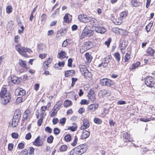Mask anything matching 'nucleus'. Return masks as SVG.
I'll return each mask as SVG.
<instances>
[{
    "mask_svg": "<svg viewBox=\"0 0 155 155\" xmlns=\"http://www.w3.org/2000/svg\"><path fill=\"white\" fill-rule=\"evenodd\" d=\"M122 20L119 17V18H117L115 19V24L117 25H120L122 22Z\"/></svg>",
    "mask_w": 155,
    "mask_h": 155,
    "instance_id": "e433bc0d",
    "label": "nucleus"
},
{
    "mask_svg": "<svg viewBox=\"0 0 155 155\" xmlns=\"http://www.w3.org/2000/svg\"><path fill=\"white\" fill-rule=\"evenodd\" d=\"M92 24L95 26H97V25L96 23L97 22V21L96 19H95L94 18H91V19L90 21Z\"/></svg>",
    "mask_w": 155,
    "mask_h": 155,
    "instance_id": "79ce46f5",
    "label": "nucleus"
},
{
    "mask_svg": "<svg viewBox=\"0 0 155 155\" xmlns=\"http://www.w3.org/2000/svg\"><path fill=\"white\" fill-rule=\"evenodd\" d=\"M58 111L56 110L53 108L52 110V112L51 114L50 117H52L55 116L57 114Z\"/></svg>",
    "mask_w": 155,
    "mask_h": 155,
    "instance_id": "c03bdc74",
    "label": "nucleus"
},
{
    "mask_svg": "<svg viewBox=\"0 0 155 155\" xmlns=\"http://www.w3.org/2000/svg\"><path fill=\"white\" fill-rule=\"evenodd\" d=\"M94 121L95 123L99 124H101L102 122L101 119L97 118H94Z\"/></svg>",
    "mask_w": 155,
    "mask_h": 155,
    "instance_id": "37998d69",
    "label": "nucleus"
},
{
    "mask_svg": "<svg viewBox=\"0 0 155 155\" xmlns=\"http://www.w3.org/2000/svg\"><path fill=\"white\" fill-rule=\"evenodd\" d=\"M85 58L88 62H90L91 61L92 56L88 53H86L85 54Z\"/></svg>",
    "mask_w": 155,
    "mask_h": 155,
    "instance_id": "72a5a7b5",
    "label": "nucleus"
},
{
    "mask_svg": "<svg viewBox=\"0 0 155 155\" xmlns=\"http://www.w3.org/2000/svg\"><path fill=\"white\" fill-rule=\"evenodd\" d=\"M99 94H101L103 96H107L110 95V91L103 90L100 91Z\"/></svg>",
    "mask_w": 155,
    "mask_h": 155,
    "instance_id": "b1692460",
    "label": "nucleus"
},
{
    "mask_svg": "<svg viewBox=\"0 0 155 155\" xmlns=\"http://www.w3.org/2000/svg\"><path fill=\"white\" fill-rule=\"evenodd\" d=\"M8 80L9 82L11 81L12 82L15 84H19L22 81V78H18L15 76L13 75L12 76H9L8 78Z\"/></svg>",
    "mask_w": 155,
    "mask_h": 155,
    "instance_id": "20e7f679",
    "label": "nucleus"
},
{
    "mask_svg": "<svg viewBox=\"0 0 155 155\" xmlns=\"http://www.w3.org/2000/svg\"><path fill=\"white\" fill-rule=\"evenodd\" d=\"M20 120L16 119L13 118L12 126L13 127H15L18 125V123L19 122Z\"/></svg>",
    "mask_w": 155,
    "mask_h": 155,
    "instance_id": "4be33fe9",
    "label": "nucleus"
},
{
    "mask_svg": "<svg viewBox=\"0 0 155 155\" xmlns=\"http://www.w3.org/2000/svg\"><path fill=\"white\" fill-rule=\"evenodd\" d=\"M10 97L9 95L6 96L4 98L3 101H2V104H3L6 105L10 102Z\"/></svg>",
    "mask_w": 155,
    "mask_h": 155,
    "instance_id": "5701e85b",
    "label": "nucleus"
},
{
    "mask_svg": "<svg viewBox=\"0 0 155 155\" xmlns=\"http://www.w3.org/2000/svg\"><path fill=\"white\" fill-rule=\"evenodd\" d=\"M145 83L147 86L155 88V79L151 76L147 77L145 79Z\"/></svg>",
    "mask_w": 155,
    "mask_h": 155,
    "instance_id": "f03ea898",
    "label": "nucleus"
},
{
    "mask_svg": "<svg viewBox=\"0 0 155 155\" xmlns=\"http://www.w3.org/2000/svg\"><path fill=\"white\" fill-rule=\"evenodd\" d=\"M67 33V29L66 28L62 29L58 31L57 34H60L61 36H64Z\"/></svg>",
    "mask_w": 155,
    "mask_h": 155,
    "instance_id": "a878e982",
    "label": "nucleus"
},
{
    "mask_svg": "<svg viewBox=\"0 0 155 155\" xmlns=\"http://www.w3.org/2000/svg\"><path fill=\"white\" fill-rule=\"evenodd\" d=\"M54 134L58 135L60 133V130L58 128H55L54 129Z\"/></svg>",
    "mask_w": 155,
    "mask_h": 155,
    "instance_id": "774afa93",
    "label": "nucleus"
},
{
    "mask_svg": "<svg viewBox=\"0 0 155 155\" xmlns=\"http://www.w3.org/2000/svg\"><path fill=\"white\" fill-rule=\"evenodd\" d=\"M140 64V63L139 62H137L135 63H134L132 65L130 69L132 70L135 69L138 67Z\"/></svg>",
    "mask_w": 155,
    "mask_h": 155,
    "instance_id": "7c9ffc66",
    "label": "nucleus"
},
{
    "mask_svg": "<svg viewBox=\"0 0 155 155\" xmlns=\"http://www.w3.org/2000/svg\"><path fill=\"white\" fill-rule=\"evenodd\" d=\"M83 125L81 127V130H84L88 128L90 126V124L89 121L87 119H84L83 122Z\"/></svg>",
    "mask_w": 155,
    "mask_h": 155,
    "instance_id": "1a4fd4ad",
    "label": "nucleus"
},
{
    "mask_svg": "<svg viewBox=\"0 0 155 155\" xmlns=\"http://www.w3.org/2000/svg\"><path fill=\"white\" fill-rule=\"evenodd\" d=\"M111 58L112 57L111 56H107L103 58L102 61L105 62L106 63L108 64L109 61L111 60Z\"/></svg>",
    "mask_w": 155,
    "mask_h": 155,
    "instance_id": "c85d7f7f",
    "label": "nucleus"
},
{
    "mask_svg": "<svg viewBox=\"0 0 155 155\" xmlns=\"http://www.w3.org/2000/svg\"><path fill=\"white\" fill-rule=\"evenodd\" d=\"M19 64L22 67L26 68V61L21 59H20L19 61Z\"/></svg>",
    "mask_w": 155,
    "mask_h": 155,
    "instance_id": "bb28decb",
    "label": "nucleus"
},
{
    "mask_svg": "<svg viewBox=\"0 0 155 155\" xmlns=\"http://www.w3.org/2000/svg\"><path fill=\"white\" fill-rule=\"evenodd\" d=\"M130 134L127 132H125L123 134L124 139L127 140L128 141L132 142L134 141V140L132 138H130Z\"/></svg>",
    "mask_w": 155,
    "mask_h": 155,
    "instance_id": "2eb2a0df",
    "label": "nucleus"
},
{
    "mask_svg": "<svg viewBox=\"0 0 155 155\" xmlns=\"http://www.w3.org/2000/svg\"><path fill=\"white\" fill-rule=\"evenodd\" d=\"M87 150V148L84 144L80 145L74 148L70 152V155H81Z\"/></svg>",
    "mask_w": 155,
    "mask_h": 155,
    "instance_id": "f257e3e1",
    "label": "nucleus"
},
{
    "mask_svg": "<svg viewBox=\"0 0 155 155\" xmlns=\"http://www.w3.org/2000/svg\"><path fill=\"white\" fill-rule=\"evenodd\" d=\"M62 104V103L61 102H59L54 106L53 108L58 111Z\"/></svg>",
    "mask_w": 155,
    "mask_h": 155,
    "instance_id": "c756f323",
    "label": "nucleus"
},
{
    "mask_svg": "<svg viewBox=\"0 0 155 155\" xmlns=\"http://www.w3.org/2000/svg\"><path fill=\"white\" fill-rule=\"evenodd\" d=\"M127 46V44L125 42H122L120 45L121 48L122 49H124Z\"/></svg>",
    "mask_w": 155,
    "mask_h": 155,
    "instance_id": "e2e57ef3",
    "label": "nucleus"
},
{
    "mask_svg": "<svg viewBox=\"0 0 155 155\" xmlns=\"http://www.w3.org/2000/svg\"><path fill=\"white\" fill-rule=\"evenodd\" d=\"M12 137L14 139H17L18 137V134L16 132H14L12 134Z\"/></svg>",
    "mask_w": 155,
    "mask_h": 155,
    "instance_id": "864d4df0",
    "label": "nucleus"
},
{
    "mask_svg": "<svg viewBox=\"0 0 155 155\" xmlns=\"http://www.w3.org/2000/svg\"><path fill=\"white\" fill-rule=\"evenodd\" d=\"M114 57L115 59L118 61H120V54L118 52H115L114 54Z\"/></svg>",
    "mask_w": 155,
    "mask_h": 155,
    "instance_id": "f704fd0d",
    "label": "nucleus"
},
{
    "mask_svg": "<svg viewBox=\"0 0 155 155\" xmlns=\"http://www.w3.org/2000/svg\"><path fill=\"white\" fill-rule=\"evenodd\" d=\"M68 148V147L67 145H63L61 146V147L59 149L61 151L63 152L66 151Z\"/></svg>",
    "mask_w": 155,
    "mask_h": 155,
    "instance_id": "4c0bfd02",
    "label": "nucleus"
},
{
    "mask_svg": "<svg viewBox=\"0 0 155 155\" xmlns=\"http://www.w3.org/2000/svg\"><path fill=\"white\" fill-rule=\"evenodd\" d=\"M146 51L148 55L150 56H153V53L155 52L154 50L151 48H149L147 49Z\"/></svg>",
    "mask_w": 155,
    "mask_h": 155,
    "instance_id": "393cba45",
    "label": "nucleus"
},
{
    "mask_svg": "<svg viewBox=\"0 0 155 155\" xmlns=\"http://www.w3.org/2000/svg\"><path fill=\"white\" fill-rule=\"evenodd\" d=\"M98 25L95 26V31L98 33H103L106 31V30L104 28L101 26H98Z\"/></svg>",
    "mask_w": 155,
    "mask_h": 155,
    "instance_id": "dca6fc26",
    "label": "nucleus"
},
{
    "mask_svg": "<svg viewBox=\"0 0 155 155\" xmlns=\"http://www.w3.org/2000/svg\"><path fill=\"white\" fill-rule=\"evenodd\" d=\"M87 15H80L78 16V18L79 20L82 22H83V19H85V18L87 17Z\"/></svg>",
    "mask_w": 155,
    "mask_h": 155,
    "instance_id": "ea45409f",
    "label": "nucleus"
},
{
    "mask_svg": "<svg viewBox=\"0 0 155 155\" xmlns=\"http://www.w3.org/2000/svg\"><path fill=\"white\" fill-rule=\"evenodd\" d=\"M31 116V114L30 110L28 109L26 110L23 116V120H26L29 118Z\"/></svg>",
    "mask_w": 155,
    "mask_h": 155,
    "instance_id": "4468645a",
    "label": "nucleus"
},
{
    "mask_svg": "<svg viewBox=\"0 0 155 155\" xmlns=\"http://www.w3.org/2000/svg\"><path fill=\"white\" fill-rule=\"evenodd\" d=\"M152 25L153 24H152L150 23L146 26V29L147 32L150 31Z\"/></svg>",
    "mask_w": 155,
    "mask_h": 155,
    "instance_id": "de8ad7c7",
    "label": "nucleus"
},
{
    "mask_svg": "<svg viewBox=\"0 0 155 155\" xmlns=\"http://www.w3.org/2000/svg\"><path fill=\"white\" fill-rule=\"evenodd\" d=\"M78 139L76 136L74 137V138L73 141V142L71 143V145L73 146H75L76 145L77 143V141Z\"/></svg>",
    "mask_w": 155,
    "mask_h": 155,
    "instance_id": "49530a36",
    "label": "nucleus"
},
{
    "mask_svg": "<svg viewBox=\"0 0 155 155\" xmlns=\"http://www.w3.org/2000/svg\"><path fill=\"white\" fill-rule=\"evenodd\" d=\"M34 144L36 146H40L43 144L42 142L41 143L40 140V137L38 136L35 139L33 142Z\"/></svg>",
    "mask_w": 155,
    "mask_h": 155,
    "instance_id": "a211bd4d",
    "label": "nucleus"
},
{
    "mask_svg": "<svg viewBox=\"0 0 155 155\" xmlns=\"http://www.w3.org/2000/svg\"><path fill=\"white\" fill-rule=\"evenodd\" d=\"M80 71L81 74L86 77H91V73L87 70L85 66H83L82 67L80 68Z\"/></svg>",
    "mask_w": 155,
    "mask_h": 155,
    "instance_id": "423d86ee",
    "label": "nucleus"
},
{
    "mask_svg": "<svg viewBox=\"0 0 155 155\" xmlns=\"http://www.w3.org/2000/svg\"><path fill=\"white\" fill-rule=\"evenodd\" d=\"M72 83L71 87H74L76 82L78 80V79L76 78H71Z\"/></svg>",
    "mask_w": 155,
    "mask_h": 155,
    "instance_id": "3c124183",
    "label": "nucleus"
},
{
    "mask_svg": "<svg viewBox=\"0 0 155 155\" xmlns=\"http://www.w3.org/2000/svg\"><path fill=\"white\" fill-rule=\"evenodd\" d=\"M127 14L128 12L127 11H123L120 14V18L122 20L127 17Z\"/></svg>",
    "mask_w": 155,
    "mask_h": 155,
    "instance_id": "412c9836",
    "label": "nucleus"
},
{
    "mask_svg": "<svg viewBox=\"0 0 155 155\" xmlns=\"http://www.w3.org/2000/svg\"><path fill=\"white\" fill-rule=\"evenodd\" d=\"M100 83L103 86H110L112 84V82L110 79L104 78L100 80Z\"/></svg>",
    "mask_w": 155,
    "mask_h": 155,
    "instance_id": "0eeeda50",
    "label": "nucleus"
},
{
    "mask_svg": "<svg viewBox=\"0 0 155 155\" xmlns=\"http://www.w3.org/2000/svg\"><path fill=\"white\" fill-rule=\"evenodd\" d=\"M7 93V89L5 87H2L0 92V97L3 98L6 94Z\"/></svg>",
    "mask_w": 155,
    "mask_h": 155,
    "instance_id": "aec40b11",
    "label": "nucleus"
},
{
    "mask_svg": "<svg viewBox=\"0 0 155 155\" xmlns=\"http://www.w3.org/2000/svg\"><path fill=\"white\" fill-rule=\"evenodd\" d=\"M44 45H43L41 43L38 45V52L40 51L41 50H42L43 48V47H44Z\"/></svg>",
    "mask_w": 155,
    "mask_h": 155,
    "instance_id": "4d7b16f0",
    "label": "nucleus"
},
{
    "mask_svg": "<svg viewBox=\"0 0 155 155\" xmlns=\"http://www.w3.org/2000/svg\"><path fill=\"white\" fill-rule=\"evenodd\" d=\"M90 135V132L89 131H87L84 130H83L82 132V134L80 136L81 139H85L88 137Z\"/></svg>",
    "mask_w": 155,
    "mask_h": 155,
    "instance_id": "f8f14e48",
    "label": "nucleus"
},
{
    "mask_svg": "<svg viewBox=\"0 0 155 155\" xmlns=\"http://www.w3.org/2000/svg\"><path fill=\"white\" fill-rule=\"evenodd\" d=\"M21 115V111L19 109H17L15 111L13 118L20 120Z\"/></svg>",
    "mask_w": 155,
    "mask_h": 155,
    "instance_id": "9d476101",
    "label": "nucleus"
},
{
    "mask_svg": "<svg viewBox=\"0 0 155 155\" xmlns=\"http://www.w3.org/2000/svg\"><path fill=\"white\" fill-rule=\"evenodd\" d=\"M88 103V101L84 99L82 100L80 102V104L81 105L87 104Z\"/></svg>",
    "mask_w": 155,
    "mask_h": 155,
    "instance_id": "052dcab7",
    "label": "nucleus"
},
{
    "mask_svg": "<svg viewBox=\"0 0 155 155\" xmlns=\"http://www.w3.org/2000/svg\"><path fill=\"white\" fill-rule=\"evenodd\" d=\"M15 48L16 50L20 54L25 57H27L28 54L25 51V48L22 47L20 45H16Z\"/></svg>",
    "mask_w": 155,
    "mask_h": 155,
    "instance_id": "39448f33",
    "label": "nucleus"
},
{
    "mask_svg": "<svg viewBox=\"0 0 155 155\" xmlns=\"http://www.w3.org/2000/svg\"><path fill=\"white\" fill-rule=\"evenodd\" d=\"M91 17H88L87 16V17H86L85 19H83V22H89L91 20Z\"/></svg>",
    "mask_w": 155,
    "mask_h": 155,
    "instance_id": "680f3d73",
    "label": "nucleus"
},
{
    "mask_svg": "<svg viewBox=\"0 0 155 155\" xmlns=\"http://www.w3.org/2000/svg\"><path fill=\"white\" fill-rule=\"evenodd\" d=\"M92 44L91 41H86L84 44L85 46H87V47H89L88 48H91V45Z\"/></svg>",
    "mask_w": 155,
    "mask_h": 155,
    "instance_id": "5fc2aeb1",
    "label": "nucleus"
},
{
    "mask_svg": "<svg viewBox=\"0 0 155 155\" xmlns=\"http://www.w3.org/2000/svg\"><path fill=\"white\" fill-rule=\"evenodd\" d=\"M94 31L91 29L90 26H86L83 30L81 37L84 38L85 36L86 37H90L93 35Z\"/></svg>",
    "mask_w": 155,
    "mask_h": 155,
    "instance_id": "7ed1b4c3",
    "label": "nucleus"
},
{
    "mask_svg": "<svg viewBox=\"0 0 155 155\" xmlns=\"http://www.w3.org/2000/svg\"><path fill=\"white\" fill-rule=\"evenodd\" d=\"M28 150L26 149H25L22 150L20 153L19 155H28Z\"/></svg>",
    "mask_w": 155,
    "mask_h": 155,
    "instance_id": "603ef678",
    "label": "nucleus"
},
{
    "mask_svg": "<svg viewBox=\"0 0 155 155\" xmlns=\"http://www.w3.org/2000/svg\"><path fill=\"white\" fill-rule=\"evenodd\" d=\"M6 12L8 13H10L12 11V8L11 5L7 6L6 8Z\"/></svg>",
    "mask_w": 155,
    "mask_h": 155,
    "instance_id": "09e8293b",
    "label": "nucleus"
},
{
    "mask_svg": "<svg viewBox=\"0 0 155 155\" xmlns=\"http://www.w3.org/2000/svg\"><path fill=\"white\" fill-rule=\"evenodd\" d=\"M45 130L46 132L50 134L52 132V130L50 127H47L45 128Z\"/></svg>",
    "mask_w": 155,
    "mask_h": 155,
    "instance_id": "0e129e2a",
    "label": "nucleus"
},
{
    "mask_svg": "<svg viewBox=\"0 0 155 155\" xmlns=\"http://www.w3.org/2000/svg\"><path fill=\"white\" fill-rule=\"evenodd\" d=\"M87 97L89 101L92 102H94L96 99L94 92L91 89L90 90L89 92L88 93Z\"/></svg>",
    "mask_w": 155,
    "mask_h": 155,
    "instance_id": "6e6552de",
    "label": "nucleus"
},
{
    "mask_svg": "<svg viewBox=\"0 0 155 155\" xmlns=\"http://www.w3.org/2000/svg\"><path fill=\"white\" fill-rule=\"evenodd\" d=\"M154 119L153 117V118H141L140 119V120L142 121L147 122H148L151 120H153V119Z\"/></svg>",
    "mask_w": 155,
    "mask_h": 155,
    "instance_id": "c9c22d12",
    "label": "nucleus"
},
{
    "mask_svg": "<svg viewBox=\"0 0 155 155\" xmlns=\"http://www.w3.org/2000/svg\"><path fill=\"white\" fill-rule=\"evenodd\" d=\"M47 18L46 15L43 14L41 16V20L42 21H45Z\"/></svg>",
    "mask_w": 155,
    "mask_h": 155,
    "instance_id": "338daca9",
    "label": "nucleus"
},
{
    "mask_svg": "<svg viewBox=\"0 0 155 155\" xmlns=\"http://www.w3.org/2000/svg\"><path fill=\"white\" fill-rule=\"evenodd\" d=\"M59 8H58L56 9L52 15L51 17L53 18H54L59 15Z\"/></svg>",
    "mask_w": 155,
    "mask_h": 155,
    "instance_id": "2f4dec72",
    "label": "nucleus"
},
{
    "mask_svg": "<svg viewBox=\"0 0 155 155\" xmlns=\"http://www.w3.org/2000/svg\"><path fill=\"white\" fill-rule=\"evenodd\" d=\"M77 128L76 124H74L73 126H69L68 128V130H70L72 131H76Z\"/></svg>",
    "mask_w": 155,
    "mask_h": 155,
    "instance_id": "cd10ccee",
    "label": "nucleus"
},
{
    "mask_svg": "<svg viewBox=\"0 0 155 155\" xmlns=\"http://www.w3.org/2000/svg\"><path fill=\"white\" fill-rule=\"evenodd\" d=\"M57 56L58 58L62 59L66 58V54L64 51H62L58 53Z\"/></svg>",
    "mask_w": 155,
    "mask_h": 155,
    "instance_id": "6ab92c4d",
    "label": "nucleus"
},
{
    "mask_svg": "<svg viewBox=\"0 0 155 155\" xmlns=\"http://www.w3.org/2000/svg\"><path fill=\"white\" fill-rule=\"evenodd\" d=\"M71 101L68 100H66L64 101V105L66 107H68L71 105Z\"/></svg>",
    "mask_w": 155,
    "mask_h": 155,
    "instance_id": "a19ab883",
    "label": "nucleus"
},
{
    "mask_svg": "<svg viewBox=\"0 0 155 155\" xmlns=\"http://www.w3.org/2000/svg\"><path fill=\"white\" fill-rule=\"evenodd\" d=\"M64 73V75L66 77H68L69 76H74L75 74V71L73 70L66 71Z\"/></svg>",
    "mask_w": 155,
    "mask_h": 155,
    "instance_id": "f3484780",
    "label": "nucleus"
},
{
    "mask_svg": "<svg viewBox=\"0 0 155 155\" xmlns=\"http://www.w3.org/2000/svg\"><path fill=\"white\" fill-rule=\"evenodd\" d=\"M130 58V54L128 53L126 54L124 57V60L125 62H128Z\"/></svg>",
    "mask_w": 155,
    "mask_h": 155,
    "instance_id": "8fccbe9b",
    "label": "nucleus"
},
{
    "mask_svg": "<svg viewBox=\"0 0 155 155\" xmlns=\"http://www.w3.org/2000/svg\"><path fill=\"white\" fill-rule=\"evenodd\" d=\"M16 95L18 96H22L26 94L25 91L22 88H19L17 89L15 92Z\"/></svg>",
    "mask_w": 155,
    "mask_h": 155,
    "instance_id": "ddd939ff",
    "label": "nucleus"
},
{
    "mask_svg": "<svg viewBox=\"0 0 155 155\" xmlns=\"http://www.w3.org/2000/svg\"><path fill=\"white\" fill-rule=\"evenodd\" d=\"M131 4L133 6L137 7L139 6L140 5V3L138 2L136 0H132L131 2Z\"/></svg>",
    "mask_w": 155,
    "mask_h": 155,
    "instance_id": "473e14b6",
    "label": "nucleus"
},
{
    "mask_svg": "<svg viewBox=\"0 0 155 155\" xmlns=\"http://www.w3.org/2000/svg\"><path fill=\"white\" fill-rule=\"evenodd\" d=\"M71 136L69 134L66 135L64 137V139L66 141L69 142L71 140Z\"/></svg>",
    "mask_w": 155,
    "mask_h": 155,
    "instance_id": "58836bf2",
    "label": "nucleus"
},
{
    "mask_svg": "<svg viewBox=\"0 0 155 155\" xmlns=\"http://www.w3.org/2000/svg\"><path fill=\"white\" fill-rule=\"evenodd\" d=\"M66 119L65 117L61 119L60 120V123L62 125H64L66 122Z\"/></svg>",
    "mask_w": 155,
    "mask_h": 155,
    "instance_id": "6e6d98bb",
    "label": "nucleus"
},
{
    "mask_svg": "<svg viewBox=\"0 0 155 155\" xmlns=\"http://www.w3.org/2000/svg\"><path fill=\"white\" fill-rule=\"evenodd\" d=\"M14 144L13 143H9L8 146V149L9 150L12 151L13 149Z\"/></svg>",
    "mask_w": 155,
    "mask_h": 155,
    "instance_id": "69168bd1",
    "label": "nucleus"
},
{
    "mask_svg": "<svg viewBox=\"0 0 155 155\" xmlns=\"http://www.w3.org/2000/svg\"><path fill=\"white\" fill-rule=\"evenodd\" d=\"M54 137L52 135L49 136L47 138V142L48 143H51L53 142Z\"/></svg>",
    "mask_w": 155,
    "mask_h": 155,
    "instance_id": "a18cd8bd",
    "label": "nucleus"
},
{
    "mask_svg": "<svg viewBox=\"0 0 155 155\" xmlns=\"http://www.w3.org/2000/svg\"><path fill=\"white\" fill-rule=\"evenodd\" d=\"M49 65V64H48L47 63V62L46 61H45L43 63V68L44 69H47Z\"/></svg>",
    "mask_w": 155,
    "mask_h": 155,
    "instance_id": "bf43d9fd",
    "label": "nucleus"
},
{
    "mask_svg": "<svg viewBox=\"0 0 155 155\" xmlns=\"http://www.w3.org/2000/svg\"><path fill=\"white\" fill-rule=\"evenodd\" d=\"M108 111L106 108L104 109L103 112L102 113L101 117H104L108 113Z\"/></svg>",
    "mask_w": 155,
    "mask_h": 155,
    "instance_id": "13d9d810",
    "label": "nucleus"
},
{
    "mask_svg": "<svg viewBox=\"0 0 155 155\" xmlns=\"http://www.w3.org/2000/svg\"><path fill=\"white\" fill-rule=\"evenodd\" d=\"M99 106V105L97 103L92 104L89 105L88 110L91 112H93L97 109Z\"/></svg>",
    "mask_w": 155,
    "mask_h": 155,
    "instance_id": "9b49d317",
    "label": "nucleus"
}]
</instances>
